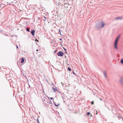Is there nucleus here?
Wrapping results in <instances>:
<instances>
[{
  "label": "nucleus",
  "instance_id": "nucleus-1",
  "mask_svg": "<svg viewBox=\"0 0 123 123\" xmlns=\"http://www.w3.org/2000/svg\"><path fill=\"white\" fill-rule=\"evenodd\" d=\"M118 38H117L116 40H115L114 43L115 48L117 49V43L118 41Z\"/></svg>",
  "mask_w": 123,
  "mask_h": 123
},
{
  "label": "nucleus",
  "instance_id": "nucleus-2",
  "mask_svg": "<svg viewBox=\"0 0 123 123\" xmlns=\"http://www.w3.org/2000/svg\"><path fill=\"white\" fill-rule=\"evenodd\" d=\"M64 53L62 51H60L59 52L58 54V56H62L63 55Z\"/></svg>",
  "mask_w": 123,
  "mask_h": 123
},
{
  "label": "nucleus",
  "instance_id": "nucleus-3",
  "mask_svg": "<svg viewBox=\"0 0 123 123\" xmlns=\"http://www.w3.org/2000/svg\"><path fill=\"white\" fill-rule=\"evenodd\" d=\"M35 32V31L34 30H33L31 32V33L32 35L33 36H34V35Z\"/></svg>",
  "mask_w": 123,
  "mask_h": 123
},
{
  "label": "nucleus",
  "instance_id": "nucleus-4",
  "mask_svg": "<svg viewBox=\"0 0 123 123\" xmlns=\"http://www.w3.org/2000/svg\"><path fill=\"white\" fill-rule=\"evenodd\" d=\"M21 63H23L24 62V61H25V60H24V59L23 58H22L21 59Z\"/></svg>",
  "mask_w": 123,
  "mask_h": 123
},
{
  "label": "nucleus",
  "instance_id": "nucleus-5",
  "mask_svg": "<svg viewBox=\"0 0 123 123\" xmlns=\"http://www.w3.org/2000/svg\"><path fill=\"white\" fill-rule=\"evenodd\" d=\"M101 24L102 25V26H101V27H104L105 25V24L102 22H101Z\"/></svg>",
  "mask_w": 123,
  "mask_h": 123
},
{
  "label": "nucleus",
  "instance_id": "nucleus-6",
  "mask_svg": "<svg viewBox=\"0 0 123 123\" xmlns=\"http://www.w3.org/2000/svg\"><path fill=\"white\" fill-rule=\"evenodd\" d=\"M48 103V104H47L48 105L50 104L51 103V101H48L47 102Z\"/></svg>",
  "mask_w": 123,
  "mask_h": 123
},
{
  "label": "nucleus",
  "instance_id": "nucleus-7",
  "mask_svg": "<svg viewBox=\"0 0 123 123\" xmlns=\"http://www.w3.org/2000/svg\"><path fill=\"white\" fill-rule=\"evenodd\" d=\"M56 5H57V8H59V6H60V4L59 3H58L57 4H56Z\"/></svg>",
  "mask_w": 123,
  "mask_h": 123
},
{
  "label": "nucleus",
  "instance_id": "nucleus-8",
  "mask_svg": "<svg viewBox=\"0 0 123 123\" xmlns=\"http://www.w3.org/2000/svg\"><path fill=\"white\" fill-rule=\"evenodd\" d=\"M122 18H116L115 19H120Z\"/></svg>",
  "mask_w": 123,
  "mask_h": 123
},
{
  "label": "nucleus",
  "instance_id": "nucleus-9",
  "mask_svg": "<svg viewBox=\"0 0 123 123\" xmlns=\"http://www.w3.org/2000/svg\"><path fill=\"white\" fill-rule=\"evenodd\" d=\"M26 30L28 32H29L30 30L28 28H27L26 29Z\"/></svg>",
  "mask_w": 123,
  "mask_h": 123
},
{
  "label": "nucleus",
  "instance_id": "nucleus-10",
  "mask_svg": "<svg viewBox=\"0 0 123 123\" xmlns=\"http://www.w3.org/2000/svg\"><path fill=\"white\" fill-rule=\"evenodd\" d=\"M121 63L123 64V59H122L121 60Z\"/></svg>",
  "mask_w": 123,
  "mask_h": 123
},
{
  "label": "nucleus",
  "instance_id": "nucleus-11",
  "mask_svg": "<svg viewBox=\"0 0 123 123\" xmlns=\"http://www.w3.org/2000/svg\"><path fill=\"white\" fill-rule=\"evenodd\" d=\"M54 105L56 106H57L60 105L59 104H58L57 105H56V104H55V103H54Z\"/></svg>",
  "mask_w": 123,
  "mask_h": 123
},
{
  "label": "nucleus",
  "instance_id": "nucleus-12",
  "mask_svg": "<svg viewBox=\"0 0 123 123\" xmlns=\"http://www.w3.org/2000/svg\"><path fill=\"white\" fill-rule=\"evenodd\" d=\"M90 114V113L89 112H88L87 113V116H89Z\"/></svg>",
  "mask_w": 123,
  "mask_h": 123
},
{
  "label": "nucleus",
  "instance_id": "nucleus-13",
  "mask_svg": "<svg viewBox=\"0 0 123 123\" xmlns=\"http://www.w3.org/2000/svg\"><path fill=\"white\" fill-rule=\"evenodd\" d=\"M68 70H69V71H71V69H70V68H69V67H68Z\"/></svg>",
  "mask_w": 123,
  "mask_h": 123
},
{
  "label": "nucleus",
  "instance_id": "nucleus-14",
  "mask_svg": "<svg viewBox=\"0 0 123 123\" xmlns=\"http://www.w3.org/2000/svg\"><path fill=\"white\" fill-rule=\"evenodd\" d=\"M54 91V92H55L56 91H57V90L56 89L53 88Z\"/></svg>",
  "mask_w": 123,
  "mask_h": 123
},
{
  "label": "nucleus",
  "instance_id": "nucleus-15",
  "mask_svg": "<svg viewBox=\"0 0 123 123\" xmlns=\"http://www.w3.org/2000/svg\"><path fill=\"white\" fill-rule=\"evenodd\" d=\"M91 104L92 105H93L94 104V102L93 101H92L91 102Z\"/></svg>",
  "mask_w": 123,
  "mask_h": 123
},
{
  "label": "nucleus",
  "instance_id": "nucleus-16",
  "mask_svg": "<svg viewBox=\"0 0 123 123\" xmlns=\"http://www.w3.org/2000/svg\"><path fill=\"white\" fill-rule=\"evenodd\" d=\"M37 121L38 123H39V122L38 120V119H37Z\"/></svg>",
  "mask_w": 123,
  "mask_h": 123
},
{
  "label": "nucleus",
  "instance_id": "nucleus-17",
  "mask_svg": "<svg viewBox=\"0 0 123 123\" xmlns=\"http://www.w3.org/2000/svg\"><path fill=\"white\" fill-rule=\"evenodd\" d=\"M120 37V36H119L117 37V38H118V39H119V38Z\"/></svg>",
  "mask_w": 123,
  "mask_h": 123
},
{
  "label": "nucleus",
  "instance_id": "nucleus-18",
  "mask_svg": "<svg viewBox=\"0 0 123 123\" xmlns=\"http://www.w3.org/2000/svg\"><path fill=\"white\" fill-rule=\"evenodd\" d=\"M35 41H37V42L38 41L37 39H36V40H35Z\"/></svg>",
  "mask_w": 123,
  "mask_h": 123
},
{
  "label": "nucleus",
  "instance_id": "nucleus-19",
  "mask_svg": "<svg viewBox=\"0 0 123 123\" xmlns=\"http://www.w3.org/2000/svg\"><path fill=\"white\" fill-rule=\"evenodd\" d=\"M73 73L75 75V73H74V72H73Z\"/></svg>",
  "mask_w": 123,
  "mask_h": 123
},
{
  "label": "nucleus",
  "instance_id": "nucleus-20",
  "mask_svg": "<svg viewBox=\"0 0 123 123\" xmlns=\"http://www.w3.org/2000/svg\"><path fill=\"white\" fill-rule=\"evenodd\" d=\"M50 99H51V100H52V99H53V98H50Z\"/></svg>",
  "mask_w": 123,
  "mask_h": 123
},
{
  "label": "nucleus",
  "instance_id": "nucleus-21",
  "mask_svg": "<svg viewBox=\"0 0 123 123\" xmlns=\"http://www.w3.org/2000/svg\"><path fill=\"white\" fill-rule=\"evenodd\" d=\"M60 40H62V39H61V38H60Z\"/></svg>",
  "mask_w": 123,
  "mask_h": 123
},
{
  "label": "nucleus",
  "instance_id": "nucleus-22",
  "mask_svg": "<svg viewBox=\"0 0 123 123\" xmlns=\"http://www.w3.org/2000/svg\"><path fill=\"white\" fill-rule=\"evenodd\" d=\"M100 99L101 100H102V99H101L100 98Z\"/></svg>",
  "mask_w": 123,
  "mask_h": 123
},
{
  "label": "nucleus",
  "instance_id": "nucleus-23",
  "mask_svg": "<svg viewBox=\"0 0 123 123\" xmlns=\"http://www.w3.org/2000/svg\"><path fill=\"white\" fill-rule=\"evenodd\" d=\"M17 48H18V47L17 46Z\"/></svg>",
  "mask_w": 123,
  "mask_h": 123
},
{
  "label": "nucleus",
  "instance_id": "nucleus-24",
  "mask_svg": "<svg viewBox=\"0 0 123 123\" xmlns=\"http://www.w3.org/2000/svg\"><path fill=\"white\" fill-rule=\"evenodd\" d=\"M38 49H37L36 50V51H38Z\"/></svg>",
  "mask_w": 123,
  "mask_h": 123
},
{
  "label": "nucleus",
  "instance_id": "nucleus-25",
  "mask_svg": "<svg viewBox=\"0 0 123 123\" xmlns=\"http://www.w3.org/2000/svg\"><path fill=\"white\" fill-rule=\"evenodd\" d=\"M59 32H60V33H61V32L60 31V30L59 29Z\"/></svg>",
  "mask_w": 123,
  "mask_h": 123
},
{
  "label": "nucleus",
  "instance_id": "nucleus-26",
  "mask_svg": "<svg viewBox=\"0 0 123 123\" xmlns=\"http://www.w3.org/2000/svg\"><path fill=\"white\" fill-rule=\"evenodd\" d=\"M56 51H54V52L55 53H56Z\"/></svg>",
  "mask_w": 123,
  "mask_h": 123
},
{
  "label": "nucleus",
  "instance_id": "nucleus-27",
  "mask_svg": "<svg viewBox=\"0 0 123 123\" xmlns=\"http://www.w3.org/2000/svg\"><path fill=\"white\" fill-rule=\"evenodd\" d=\"M65 49V50H66V49Z\"/></svg>",
  "mask_w": 123,
  "mask_h": 123
},
{
  "label": "nucleus",
  "instance_id": "nucleus-28",
  "mask_svg": "<svg viewBox=\"0 0 123 123\" xmlns=\"http://www.w3.org/2000/svg\"><path fill=\"white\" fill-rule=\"evenodd\" d=\"M65 49V50H66V49Z\"/></svg>",
  "mask_w": 123,
  "mask_h": 123
},
{
  "label": "nucleus",
  "instance_id": "nucleus-29",
  "mask_svg": "<svg viewBox=\"0 0 123 123\" xmlns=\"http://www.w3.org/2000/svg\"><path fill=\"white\" fill-rule=\"evenodd\" d=\"M91 117L92 116L91 115Z\"/></svg>",
  "mask_w": 123,
  "mask_h": 123
}]
</instances>
